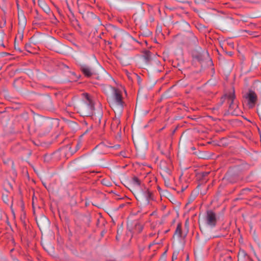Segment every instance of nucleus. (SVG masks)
Listing matches in <instances>:
<instances>
[{"mask_svg":"<svg viewBox=\"0 0 261 261\" xmlns=\"http://www.w3.org/2000/svg\"><path fill=\"white\" fill-rule=\"evenodd\" d=\"M188 220H187L185 223V225H187V224L188 223Z\"/></svg>","mask_w":261,"mask_h":261,"instance_id":"nucleus-40","label":"nucleus"},{"mask_svg":"<svg viewBox=\"0 0 261 261\" xmlns=\"http://www.w3.org/2000/svg\"><path fill=\"white\" fill-rule=\"evenodd\" d=\"M82 18L88 25L100 22L99 18L90 11L82 15Z\"/></svg>","mask_w":261,"mask_h":261,"instance_id":"nucleus-8","label":"nucleus"},{"mask_svg":"<svg viewBox=\"0 0 261 261\" xmlns=\"http://www.w3.org/2000/svg\"><path fill=\"white\" fill-rule=\"evenodd\" d=\"M66 4H67V8H68V9L69 11L70 12V13L71 14V15L73 17V18H74V17L73 13L72 11L71 8V7H70V5H69V4H68L67 1H66Z\"/></svg>","mask_w":261,"mask_h":261,"instance_id":"nucleus-25","label":"nucleus"},{"mask_svg":"<svg viewBox=\"0 0 261 261\" xmlns=\"http://www.w3.org/2000/svg\"><path fill=\"white\" fill-rule=\"evenodd\" d=\"M155 233H150L148 234V236H149V237L151 238V237H153L155 235Z\"/></svg>","mask_w":261,"mask_h":261,"instance_id":"nucleus-27","label":"nucleus"},{"mask_svg":"<svg viewBox=\"0 0 261 261\" xmlns=\"http://www.w3.org/2000/svg\"><path fill=\"white\" fill-rule=\"evenodd\" d=\"M113 37H114V38H116L117 37V36H116V35H114Z\"/></svg>","mask_w":261,"mask_h":261,"instance_id":"nucleus-41","label":"nucleus"},{"mask_svg":"<svg viewBox=\"0 0 261 261\" xmlns=\"http://www.w3.org/2000/svg\"><path fill=\"white\" fill-rule=\"evenodd\" d=\"M143 57L145 62L148 63L151 58V53L149 50H146L143 52Z\"/></svg>","mask_w":261,"mask_h":261,"instance_id":"nucleus-18","label":"nucleus"},{"mask_svg":"<svg viewBox=\"0 0 261 261\" xmlns=\"http://www.w3.org/2000/svg\"><path fill=\"white\" fill-rule=\"evenodd\" d=\"M3 67V64L2 62H0V70L2 69Z\"/></svg>","mask_w":261,"mask_h":261,"instance_id":"nucleus-32","label":"nucleus"},{"mask_svg":"<svg viewBox=\"0 0 261 261\" xmlns=\"http://www.w3.org/2000/svg\"><path fill=\"white\" fill-rule=\"evenodd\" d=\"M210 172H200L196 174V179L201 184L205 183L208 180Z\"/></svg>","mask_w":261,"mask_h":261,"instance_id":"nucleus-13","label":"nucleus"},{"mask_svg":"<svg viewBox=\"0 0 261 261\" xmlns=\"http://www.w3.org/2000/svg\"><path fill=\"white\" fill-rule=\"evenodd\" d=\"M157 189H158V190L159 191V192H161V188H160V186H158V187H157Z\"/></svg>","mask_w":261,"mask_h":261,"instance_id":"nucleus-30","label":"nucleus"},{"mask_svg":"<svg viewBox=\"0 0 261 261\" xmlns=\"http://www.w3.org/2000/svg\"><path fill=\"white\" fill-rule=\"evenodd\" d=\"M238 261H253L245 250L240 249L238 254Z\"/></svg>","mask_w":261,"mask_h":261,"instance_id":"nucleus-14","label":"nucleus"},{"mask_svg":"<svg viewBox=\"0 0 261 261\" xmlns=\"http://www.w3.org/2000/svg\"><path fill=\"white\" fill-rule=\"evenodd\" d=\"M77 5L79 13L81 14L82 15L90 11L91 9V6L86 4L84 0H77Z\"/></svg>","mask_w":261,"mask_h":261,"instance_id":"nucleus-11","label":"nucleus"},{"mask_svg":"<svg viewBox=\"0 0 261 261\" xmlns=\"http://www.w3.org/2000/svg\"><path fill=\"white\" fill-rule=\"evenodd\" d=\"M178 254V252L176 251H174L173 253L172 256V261H173L174 259H176L177 258Z\"/></svg>","mask_w":261,"mask_h":261,"instance_id":"nucleus-24","label":"nucleus"},{"mask_svg":"<svg viewBox=\"0 0 261 261\" xmlns=\"http://www.w3.org/2000/svg\"><path fill=\"white\" fill-rule=\"evenodd\" d=\"M181 223H178L175 229L174 235H177L179 238L182 237Z\"/></svg>","mask_w":261,"mask_h":261,"instance_id":"nucleus-19","label":"nucleus"},{"mask_svg":"<svg viewBox=\"0 0 261 261\" xmlns=\"http://www.w3.org/2000/svg\"><path fill=\"white\" fill-rule=\"evenodd\" d=\"M119 147H120L119 145H115V146H114V147H115V148H118Z\"/></svg>","mask_w":261,"mask_h":261,"instance_id":"nucleus-37","label":"nucleus"},{"mask_svg":"<svg viewBox=\"0 0 261 261\" xmlns=\"http://www.w3.org/2000/svg\"><path fill=\"white\" fill-rule=\"evenodd\" d=\"M227 54H228V55L229 56H232V52H231V51H230V52L228 53Z\"/></svg>","mask_w":261,"mask_h":261,"instance_id":"nucleus-33","label":"nucleus"},{"mask_svg":"<svg viewBox=\"0 0 261 261\" xmlns=\"http://www.w3.org/2000/svg\"><path fill=\"white\" fill-rule=\"evenodd\" d=\"M248 167L247 165H242L230 168L226 173L225 178L230 183H236L242 179V175Z\"/></svg>","mask_w":261,"mask_h":261,"instance_id":"nucleus-1","label":"nucleus"},{"mask_svg":"<svg viewBox=\"0 0 261 261\" xmlns=\"http://www.w3.org/2000/svg\"><path fill=\"white\" fill-rule=\"evenodd\" d=\"M117 121H118V123H120V121L119 120H118Z\"/></svg>","mask_w":261,"mask_h":261,"instance_id":"nucleus-42","label":"nucleus"},{"mask_svg":"<svg viewBox=\"0 0 261 261\" xmlns=\"http://www.w3.org/2000/svg\"><path fill=\"white\" fill-rule=\"evenodd\" d=\"M16 3L17 7V8H18V7H19L18 1L16 0Z\"/></svg>","mask_w":261,"mask_h":261,"instance_id":"nucleus-34","label":"nucleus"},{"mask_svg":"<svg viewBox=\"0 0 261 261\" xmlns=\"http://www.w3.org/2000/svg\"><path fill=\"white\" fill-rule=\"evenodd\" d=\"M3 162L5 164H9V163H11L12 166L14 164L13 161L9 158L7 159L6 160H4Z\"/></svg>","mask_w":261,"mask_h":261,"instance_id":"nucleus-23","label":"nucleus"},{"mask_svg":"<svg viewBox=\"0 0 261 261\" xmlns=\"http://www.w3.org/2000/svg\"><path fill=\"white\" fill-rule=\"evenodd\" d=\"M205 220L206 224L211 227L216 226L217 223V219L216 213L212 210L206 211Z\"/></svg>","mask_w":261,"mask_h":261,"instance_id":"nucleus-7","label":"nucleus"},{"mask_svg":"<svg viewBox=\"0 0 261 261\" xmlns=\"http://www.w3.org/2000/svg\"><path fill=\"white\" fill-rule=\"evenodd\" d=\"M208 56L209 54L207 51H203L202 53L194 51L192 53L193 59L200 63H201L202 61H203L204 59L206 57H208Z\"/></svg>","mask_w":261,"mask_h":261,"instance_id":"nucleus-12","label":"nucleus"},{"mask_svg":"<svg viewBox=\"0 0 261 261\" xmlns=\"http://www.w3.org/2000/svg\"><path fill=\"white\" fill-rule=\"evenodd\" d=\"M7 196H5L4 195H3V200L5 201V198H7Z\"/></svg>","mask_w":261,"mask_h":261,"instance_id":"nucleus-38","label":"nucleus"},{"mask_svg":"<svg viewBox=\"0 0 261 261\" xmlns=\"http://www.w3.org/2000/svg\"><path fill=\"white\" fill-rule=\"evenodd\" d=\"M151 229H154V226L153 225V223H152L151 224Z\"/></svg>","mask_w":261,"mask_h":261,"instance_id":"nucleus-35","label":"nucleus"},{"mask_svg":"<svg viewBox=\"0 0 261 261\" xmlns=\"http://www.w3.org/2000/svg\"><path fill=\"white\" fill-rule=\"evenodd\" d=\"M60 45L59 41L54 38L48 40L46 43V46L47 48L57 53L59 52Z\"/></svg>","mask_w":261,"mask_h":261,"instance_id":"nucleus-10","label":"nucleus"},{"mask_svg":"<svg viewBox=\"0 0 261 261\" xmlns=\"http://www.w3.org/2000/svg\"><path fill=\"white\" fill-rule=\"evenodd\" d=\"M243 190L250 191V189H248V188H247V189H244Z\"/></svg>","mask_w":261,"mask_h":261,"instance_id":"nucleus-39","label":"nucleus"},{"mask_svg":"<svg viewBox=\"0 0 261 261\" xmlns=\"http://www.w3.org/2000/svg\"><path fill=\"white\" fill-rule=\"evenodd\" d=\"M244 97L248 100V106L249 109H253L255 106L258 98L255 92L249 90L248 92L246 94Z\"/></svg>","mask_w":261,"mask_h":261,"instance_id":"nucleus-5","label":"nucleus"},{"mask_svg":"<svg viewBox=\"0 0 261 261\" xmlns=\"http://www.w3.org/2000/svg\"><path fill=\"white\" fill-rule=\"evenodd\" d=\"M159 167L163 174L165 175L171 174L173 166L170 159H168L167 161H161Z\"/></svg>","mask_w":261,"mask_h":261,"instance_id":"nucleus-6","label":"nucleus"},{"mask_svg":"<svg viewBox=\"0 0 261 261\" xmlns=\"http://www.w3.org/2000/svg\"><path fill=\"white\" fill-rule=\"evenodd\" d=\"M80 70L85 76L87 77H90L94 74L92 69L86 65H81Z\"/></svg>","mask_w":261,"mask_h":261,"instance_id":"nucleus-15","label":"nucleus"},{"mask_svg":"<svg viewBox=\"0 0 261 261\" xmlns=\"http://www.w3.org/2000/svg\"><path fill=\"white\" fill-rule=\"evenodd\" d=\"M132 183L134 186L139 187L141 186V181L137 176H134L132 179Z\"/></svg>","mask_w":261,"mask_h":261,"instance_id":"nucleus-20","label":"nucleus"},{"mask_svg":"<svg viewBox=\"0 0 261 261\" xmlns=\"http://www.w3.org/2000/svg\"><path fill=\"white\" fill-rule=\"evenodd\" d=\"M73 21L74 24L75 23V24H77L79 25L78 21H77V20L76 19H75V20H73Z\"/></svg>","mask_w":261,"mask_h":261,"instance_id":"nucleus-28","label":"nucleus"},{"mask_svg":"<svg viewBox=\"0 0 261 261\" xmlns=\"http://www.w3.org/2000/svg\"><path fill=\"white\" fill-rule=\"evenodd\" d=\"M113 90V98L115 103L121 107H123L124 102L123 100L122 91L118 88L112 87Z\"/></svg>","mask_w":261,"mask_h":261,"instance_id":"nucleus-9","label":"nucleus"},{"mask_svg":"<svg viewBox=\"0 0 261 261\" xmlns=\"http://www.w3.org/2000/svg\"><path fill=\"white\" fill-rule=\"evenodd\" d=\"M95 154L92 152L89 155H84L72 161L70 164L77 165L80 166H84L89 163L96 160Z\"/></svg>","mask_w":261,"mask_h":261,"instance_id":"nucleus-4","label":"nucleus"},{"mask_svg":"<svg viewBox=\"0 0 261 261\" xmlns=\"http://www.w3.org/2000/svg\"><path fill=\"white\" fill-rule=\"evenodd\" d=\"M169 231V230H166L165 233H167Z\"/></svg>","mask_w":261,"mask_h":261,"instance_id":"nucleus-43","label":"nucleus"},{"mask_svg":"<svg viewBox=\"0 0 261 261\" xmlns=\"http://www.w3.org/2000/svg\"><path fill=\"white\" fill-rule=\"evenodd\" d=\"M235 98L234 90L233 89L232 92H229L221 97L220 103L218 104L217 106L213 108V110H217L219 107L221 106L223 103L226 102L228 105V112L232 113L233 111L237 107V105L234 103Z\"/></svg>","mask_w":261,"mask_h":261,"instance_id":"nucleus-2","label":"nucleus"},{"mask_svg":"<svg viewBox=\"0 0 261 261\" xmlns=\"http://www.w3.org/2000/svg\"><path fill=\"white\" fill-rule=\"evenodd\" d=\"M100 147V145H98L96 146L95 147V148L93 150V151H94V150H95V149H97L98 148H99V147Z\"/></svg>","mask_w":261,"mask_h":261,"instance_id":"nucleus-29","label":"nucleus"},{"mask_svg":"<svg viewBox=\"0 0 261 261\" xmlns=\"http://www.w3.org/2000/svg\"><path fill=\"white\" fill-rule=\"evenodd\" d=\"M116 238L117 239H118V237H117V236H116Z\"/></svg>","mask_w":261,"mask_h":261,"instance_id":"nucleus-45","label":"nucleus"},{"mask_svg":"<svg viewBox=\"0 0 261 261\" xmlns=\"http://www.w3.org/2000/svg\"><path fill=\"white\" fill-rule=\"evenodd\" d=\"M177 36L179 38L181 43L184 45L196 44L198 42L197 37L190 31L186 32L182 35H178Z\"/></svg>","mask_w":261,"mask_h":261,"instance_id":"nucleus-3","label":"nucleus"},{"mask_svg":"<svg viewBox=\"0 0 261 261\" xmlns=\"http://www.w3.org/2000/svg\"><path fill=\"white\" fill-rule=\"evenodd\" d=\"M143 194L148 202L153 199L152 193L150 191L148 188H145V191L143 192Z\"/></svg>","mask_w":261,"mask_h":261,"instance_id":"nucleus-16","label":"nucleus"},{"mask_svg":"<svg viewBox=\"0 0 261 261\" xmlns=\"http://www.w3.org/2000/svg\"><path fill=\"white\" fill-rule=\"evenodd\" d=\"M116 238L117 239H118V237H117V236H116Z\"/></svg>","mask_w":261,"mask_h":261,"instance_id":"nucleus-46","label":"nucleus"},{"mask_svg":"<svg viewBox=\"0 0 261 261\" xmlns=\"http://www.w3.org/2000/svg\"><path fill=\"white\" fill-rule=\"evenodd\" d=\"M23 37V35L22 33H18L16 35L15 41H14V48L15 49H17L16 48V40L19 39L20 41H22Z\"/></svg>","mask_w":261,"mask_h":261,"instance_id":"nucleus-22","label":"nucleus"},{"mask_svg":"<svg viewBox=\"0 0 261 261\" xmlns=\"http://www.w3.org/2000/svg\"><path fill=\"white\" fill-rule=\"evenodd\" d=\"M14 250V248H12L10 250V252L11 254L12 252Z\"/></svg>","mask_w":261,"mask_h":261,"instance_id":"nucleus-36","label":"nucleus"},{"mask_svg":"<svg viewBox=\"0 0 261 261\" xmlns=\"http://www.w3.org/2000/svg\"><path fill=\"white\" fill-rule=\"evenodd\" d=\"M144 226L140 223H137L135 225L134 229L138 233H140L142 231Z\"/></svg>","mask_w":261,"mask_h":261,"instance_id":"nucleus-21","label":"nucleus"},{"mask_svg":"<svg viewBox=\"0 0 261 261\" xmlns=\"http://www.w3.org/2000/svg\"><path fill=\"white\" fill-rule=\"evenodd\" d=\"M83 97L86 100L87 105L91 108L93 107L94 104L90 95L87 93H83Z\"/></svg>","mask_w":261,"mask_h":261,"instance_id":"nucleus-17","label":"nucleus"},{"mask_svg":"<svg viewBox=\"0 0 261 261\" xmlns=\"http://www.w3.org/2000/svg\"><path fill=\"white\" fill-rule=\"evenodd\" d=\"M4 2H6V0H2Z\"/></svg>","mask_w":261,"mask_h":261,"instance_id":"nucleus-44","label":"nucleus"},{"mask_svg":"<svg viewBox=\"0 0 261 261\" xmlns=\"http://www.w3.org/2000/svg\"><path fill=\"white\" fill-rule=\"evenodd\" d=\"M158 243L155 242V241H153L152 243L150 244L149 245V248H150L151 246H152L154 244H158Z\"/></svg>","mask_w":261,"mask_h":261,"instance_id":"nucleus-26","label":"nucleus"},{"mask_svg":"<svg viewBox=\"0 0 261 261\" xmlns=\"http://www.w3.org/2000/svg\"><path fill=\"white\" fill-rule=\"evenodd\" d=\"M16 48H17L16 50H18L19 51H21L20 48L18 46V45H16Z\"/></svg>","mask_w":261,"mask_h":261,"instance_id":"nucleus-31","label":"nucleus"}]
</instances>
